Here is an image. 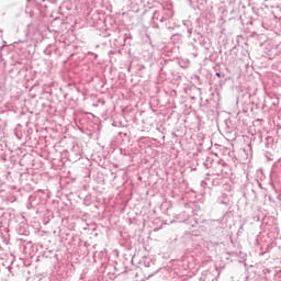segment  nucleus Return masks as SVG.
<instances>
[{
	"instance_id": "obj_1",
	"label": "nucleus",
	"mask_w": 281,
	"mask_h": 281,
	"mask_svg": "<svg viewBox=\"0 0 281 281\" xmlns=\"http://www.w3.org/2000/svg\"><path fill=\"white\" fill-rule=\"evenodd\" d=\"M217 77H221V74H216Z\"/></svg>"
}]
</instances>
